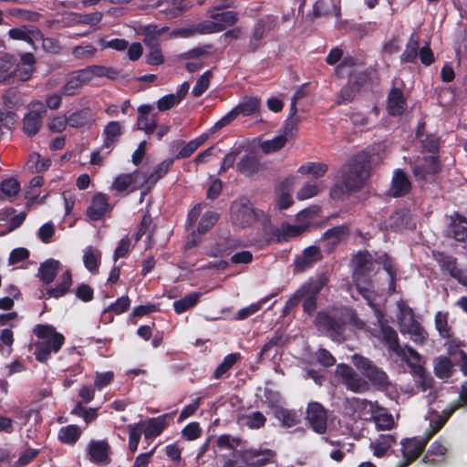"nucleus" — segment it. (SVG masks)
<instances>
[{"instance_id":"nucleus-36","label":"nucleus","mask_w":467,"mask_h":467,"mask_svg":"<svg viewBox=\"0 0 467 467\" xmlns=\"http://www.w3.org/2000/svg\"><path fill=\"white\" fill-rule=\"evenodd\" d=\"M275 416L286 428L294 427L300 422V415L294 410L277 407L275 409Z\"/></svg>"},{"instance_id":"nucleus-29","label":"nucleus","mask_w":467,"mask_h":467,"mask_svg":"<svg viewBox=\"0 0 467 467\" xmlns=\"http://www.w3.org/2000/svg\"><path fill=\"white\" fill-rule=\"evenodd\" d=\"M59 269V261L48 259L40 265L37 275L44 284L49 285L56 278Z\"/></svg>"},{"instance_id":"nucleus-58","label":"nucleus","mask_w":467,"mask_h":467,"mask_svg":"<svg viewBox=\"0 0 467 467\" xmlns=\"http://www.w3.org/2000/svg\"><path fill=\"white\" fill-rule=\"evenodd\" d=\"M211 78H212V72L210 70H208V71L204 72L197 79V82L192 91V95L195 98L202 96L204 93V91L207 90V88H209Z\"/></svg>"},{"instance_id":"nucleus-8","label":"nucleus","mask_w":467,"mask_h":467,"mask_svg":"<svg viewBox=\"0 0 467 467\" xmlns=\"http://www.w3.org/2000/svg\"><path fill=\"white\" fill-rule=\"evenodd\" d=\"M231 221L242 228L251 226L256 222L254 209L247 199H239L231 205Z\"/></svg>"},{"instance_id":"nucleus-31","label":"nucleus","mask_w":467,"mask_h":467,"mask_svg":"<svg viewBox=\"0 0 467 467\" xmlns=\"http://www.w3.org/2000/svg\"><path fill=\"white\" fill-rule=\"evenodd\" d=\"M121 134H122V126H121L120 122H119V121L109 122L103 130L104 142H103L102 148L109 149L108 152H109L110 149L119 140V138L121 136Z\"/></svg>"},{"instance_id":"nucleus-57","label":"nucleus","mask_w":467,"mask_h":467,"mask_svg":"<svg viewBox=\"0 0 467 467\" xmlns=\"http://www.w3.org/2000/svg\"><path fill=\"white\" fill-rule=\"evenodd\" d=\"M211 17L215 20L216 23H221L226 26L234 25L238 21V15L234 11H225L222 13H214L211 15Z\"/></svg>"},{"instance_id":"nucleus-3","label":"nucleus","mask_w":467,"mask_h":467,"mask_svg":"<svg viewBox=\"0 0 467 467\" xmlns=\"http://www.w3.org/2000/svg\"><path fill=\"white\" fill-rule=\"evenodd\" d=\"M34 333L38 338L35 343L34 354L39 362L45 363L52 352L57 353L61 348L65 337L50 325H37Z\"/></svg>"},{"instance_id":"nucleus-10","label":"nucleus","mask_w":467,"mask_h":467,"mask_svg":"<svg viewBox=\"0 0 467 467\" xmlns=\"http://www.w3.org/2000/svg\"><path fill=\"white\" fill-rule=\"evenodd\" d=\"M327 410L317 401L308 403L306 410V420L309 427L317 434H325L327 430Z\"/></svg>"},{"instance_id":"nucleus-44","label":"nucleus","mask_w":467,"mask_h":467,"mask_svg":"<svg viewBox=\"0 0 467 467\" xmlns=\"http://www.w3.org/2000/svg\"><path fill=\"white\" fill-rule=\"evenodd\" d=\"M452 371V363L447 357H439L434 361V372L440 379H448Z\"/></svg>"},{"instance_id":"nucleus-37","label":"nucleus","mask_w":467,"mask_h":467,"mask_svg":"<svg viewBox=\"0 0 467 467\" xmlns=\"http://www.w3.org/2000/svg\"><path fill=\"white\" fill-rule=\"evenodd\" d=\"M440 165L438 159L434 156L430 157L428 165H419L414 167L413 174L419 180H427L429 175L435 174L439 171Z\"/></svg>"},{"instance_id":"nucleus-50","label":"nucleus","mask_w":467,"mask_h":467,"mask_svg":"<svg viewBox=\"0 0 467 467\" xmlns=\"http://www.w3.org/2000/svg\"><path fill=\"white\" fill-rule=\"evenodd\" d=\"M327 171V165L320 162H308L299 167L298 172L312 174L315 178L322 177Z\"/></svg>"},{"instance_id":"nucleus-49","label":"nucleus","mask_w":467,"mask_h":467,"mask_svg":"<svg viewBox=\"0 0 467 467\" xmlns=\"http://www.w3.org/2000/svg\"><path fill=\"white\" fill-rule=\"evenodd\" d=\"M435 327L440 336L443 338H450L452 336L451 328L448 324V314L438 312L435 316Z\"/></svg>"},{"instance_id":"nucleus-47","label":"nucleus","mask_w":467,"mask_h":467,"mask_svg":"<svg viewBox=\"0 0 467 467\" xmlns=\"http://www.w3.org/2000/svg\"><path fill=\"white\" fill-rule=\"evenodd\" d=\"M411 368V372L419 377V382L420 383L422 387V390H426L427 389L431 388V378L428 377L424 368L421 364L413 363L410 361V359H407L405 361Z\"/></svg>"},{"instance_id":"nucleus-1","label":"nucleus","mask_w":467,"mask_h":467,"mask_svg":"<svg viewBox=\"0 0 467 467\" xmlns=\"http://www.w3.org/2000/svg\"><path fill=\"white\" fill-rule=\"evenodd\" d=\"M370 157L367 152L355 155L339 171L338 180L330 190L333 199H343L345 196L358 191L369 176Z\"/></svg>"},{"instance_id":"nucleus-17","label":"nucleus","mask_w":467,"mask_h":467,"mask_svg":"<svg viewBox=\"0 0 467 467\" xmlns=\"http://www.w3.org/2000/svg\"><path fill=\"white\" fill-rule=\"evenodd\" d=\"M323 258L322 252L319 247L312 245L303 250L302 254L297 255L294 261L295 271L304 272L307 268L312 267L316 263Z\"/></svg>"},{"instance_id":"nucleus-23","label":"nucleus","mask_w":467,"mask_h":467,"mask_svg":"<svg viewBox=\"0 0 467 467\" xmlns=\"http://www.w3.org/2000/svg\"><path fill=\"white\" fill-rule=\"evenodd\" d=\"M153 109L154 106L152 105H141L138 109L137 127L139 130L145 131L146 134H152L157 127L155 117L150 116Z\"/></svg>"},{"instance_id":"nucleus-28","label":"nucleus","mask_w":467,"mask_h":467,"mask_svg":"<svg viewBox=\"0 0 467 467\" xmlns=\"http://www.w3.org/2000/svg\"><path fill=\"white\" fill-rule=\"evenodd\" d=\"M95 116L89 108L78 109L68 116V125L73 128L90 127Z\"/></svg>"},{"instance_id":"nucleus-63","label":"nucleus","mask_w":467,"mask_h":467,"mask_svg":"<svg viewBox=\"0 0 467 467\" xmlns=\"http://www.w3.org/2000/svg\"><path fill=\"white\" fill-rule=\"evenodd\" d=\"M446 452V448L442 446L438 441H436L428 451L427 454L424 456L423 461L425 462L433 463L438 462L439 460L435 459L433 456H443Z\"/></svg>"},{"instance_id":"nucleus-6","label":"nucleus","mask_w":467,"mask_h":467,"mask_svg":"<svg viewBox=\"0 0 467 467\" xmlns=\"http://www.w3.org/2000/svg\"><path fill=\"white\" fill-rule=\"evenodd\" d=\"M375 316L379 326L380 336L379 337L388 346L390 351L401 358L403 361L409 359L406 355V350L400 345L398 333L386 323L384 315L379 308H375Z\"/></svg>"},{"instance_id":"nucleus-11","label":"nucleus","mask_w":467,"mask_h":467,"mask_svg":"<svg viewBox=\"0 0 467 467\" xmlns=\"http://www.w3.org/2000/svg\"><path fill=\"white\" fill-rule=\"evenodd\" d=\"M46 113L47 109L44 103L40 101H35L30 104L29 111L23 119V130L28 136H33L37 133L42 125V119Z\"/></svg>"},{"instance_id":"nucleus-54","label":"nucleus","mask_w":467,"mask_h":467,"mask_svg":"<svg viewBox=\"0 0 467 467\" xmlns=\"http://www.w3.org/2000/svg\"><path fill=\"white\" fill-rule=\"evenodd\" d=\"M240 358L239 353H233L227 355L223 361L217 367L214 372V378L220 379L223 377Z\"/></svg>"},{"instance_id":"nucleus-45","label":"nucleus","mask_w":467,"mask_h":467,"mask_svg":"<svg viewBox=\"0 0 467 467\" xmlns=\"http://www.w3.org/2000/svg\"><path fill=\"white\" fill-rule=\"evenodd\" d=\"M50 159L42 157L39 153L36 152H33L27 161L28 169L36 172L45 171L50 167Z\"/></svg>"},{"instance_id":"nucleus-61","label":"nucleus","mask_w":467,"mask_h":467,"mask_svg":"<svg viewBox=\"0 0 467 467\" xmlns=\"http://www.w3.org/2000/svg\"><path fill=\"white\" fill-rule=\"evenodd\" d=\"M446 267L451 276L456 278L461 285L467 286V275H464L460 269L457 268L454 259L451 257L448 258L446 261Z\"/></svg>"},{"instance_id":"nucleus-41","label":"nucleus","mask_w":467,"mask_h":467,"mask_svg":"<svg viewBox=\"0 0 467 467\" xmlns=\"http://www.w3.org/2000/svg\"><path fill=\"white\" fill-rule=\"evenodd\" d=\"M330 444L333 447V449L329 452V455L333 460H335L337 462L342 461L345 454L347 452H351L354 448V443H352V442L345 443L339 440H336V441L331 440Z\"/></svg>"},{"instance_id":"nucleus-64","label":"nucleus","mask_w":467,"mask_h":467,"mask_svg":"<svg viewBox=\"0 0 467 467\" xmlns=\"http://www.w3.org/2000/svg\"><path fill=\"white\" fill-rule=\"evenodd\" d=\"M96 52L97 48L92 45L77 46L72 49L73 56L79 59L92 57Z\"/></svg>"},{"instance_id":"nucleus-33","label":"nucleus","mask_w":467,"mask_h":467,"mask_svg":"<svg viewBox=\"0 0 467 467\" xmlns=\"http://www.w3.org/2000/svg\"><path fill=\"white\" fill-rule=\"evenodd\" d=\"M16 62V57L10 54H5L0 57V84L10 83L16 76L13 67Z\"/></svg>"},{"instance_id":"nucleus-4","label":"nucleus","mask_w":467,"mask_h":467,"mask_svg":"<svg viewBox=\"0 0 467 467\" xmlns=\"http://www.w3.org/2000/svg\"><path fill=\"white\" fill-rule=\"evenodd\" d=\"M327 282L328 276L323 273L315 278L309 279L296 290V296H299V301H304L303 308L306 313L311 314L317 309V296Z\"/></svg>"},{"instance_id":"nucleus-9","label":"nucleus","mask_w":467,"mask_h":467,"mask_svg":"<svg viewBox=\"0 0 467 467\" xmlns=\"http://www.w3.org/2000/svg\"><path fill=\"white\" fill-rule=\"evenodd\" d=\"M170 414H164L145 421H140L130 428V438H140L144 434L145 438L156 437L161 434L167 426V419Z\"/></svg>"},{"instance_id":"nucleus-30","label":"nucleus","mask_w":467,"mask_h":467,"mask_svg":"<svg viewBox=\"0 0 467 467\" xmlns=\"http://www.w3.org/2000/svg\"><path fill=\"white\" fill-rule=\"evenodd\" d=\"M397 307L399 310L397 314V319L400 326V331L401 333L405 330V328H408L410 326L417 322V320L415 319L414 311L407 305L405 301H398Z\"/></svg>"},{"instance_id":"nucleus-20","label":"nucleus","mask_w":467,"mask_h":467,"mask_svg":"<svg viewBox=\"0 0 467 467\" xmlns=\"http://www.w3.org/2000/svg\"><path fill=\"white\" fill-rule=\"evenodd\" d=\"M262 163L257 155L249 151L242 156L236 164V169L239 172L245 176H253L262 170Z\"/></svg>"},{"instance_id":"nucleus-15","label":"nucleus","mask_w":467,"mask_h":467,"mask_svg":"<svg viewBox=\"0 0 467 467\" xmlns=\"http://www.w3.org/2000/svg\"><path fill=\"white\" fill-rule=\"evenodd\" d=\"M349 235V228L345 225H338L326 231L322 237L321 242L327 253H332L337 246L346 240Z\"/></svg>"},{"instance_id":"nucleus-55","label":"nucleus","mask_w":467,"mask_h":467,"mask_svg":"<svg viewBox=\"0 0 467 467\" xmlns=\"http://www.w3.org/2000/svg\"><path fill=\"white\" fill-rule=\"evenodd\" d=\"M395 440H371L369 448L376 457H383L387 455L390 447L391 441Z\"/></svg>"},{"instance_id":"nucleus-40","label":"nucleus","mask_w":467,"mask_h":467,"mask_svg":"<svg viewBox=\"0 0 467 467\" xmlns=\"http://www.w3.org/2000/svg\"><path fill=\"white\" fill-rule=\"evenodd\" d=\"M259 109V100L256 98H244L234 109L236 116H250Z\"/></svg>"},{"instance_id":"nucleus-13","label":"nucleus","mask_w":467,"mask_h":467,"mask_svg":"<svg viewBox=\"0 0 467 467\" xmlns=\"http://www.w3.org/2000/svg\"><path fill=\"white\" fill-rule=\"evenodd\" d=\"M237 457L250 467H261L272 462L275 459V452L269 449H250L236 451Z\"/></svg>"},{"instance_id":"nucleus-25","label":"nucleus","mask_w":467,"mask_h":467,"mask_svg":"<svg viewBox=\"0 0 467 467\" xmlns=\"http://www.w3.org/2000/svg\"><path fill=\"white\" fill-rule=\"evenodd\" d=\"M411 188L408 176L400 170H397L392 178V183L389 188V194L393 197H400L407 194Z\"/></svg>"},{"instance_id":"nucleus-24","label":"nucleus","mask_w":467,"mask_h":467,"mask_svg":"<svg viewBox=\"0 0 467 467\" xmlns=\"http://www.w3.org/2000/svg\"><path fill=\"white\" fill-rule=\"evenodd\" d=\"M109 211V204L105 194L97 193L94 195L91 204L87 210V215L90 220H99L107 212Z\"/></svg>"},{"instance_id":"nucleus-62","label":"nucleus","mask_w":467,"mask_h":467,"mask_svg":"<svg viewBox=\"0 0 467 467\" xmlns=\"http://www.w3.org/2000/svg\"><path fill=\"white\" fill-rule=\"evenodd\" d=\"M374 423L379 430H389L394 425V420L390 414L379 412L374 417Z\"/></svg>"},{"instance_id":"nucleus-26","label":"nucleus","mask_w":467,"mask_h":467,"mask_svg":"<svg viewBox=\"0 0 467 467\" xmlns=\"http://www.w3.org/2000/svg\"><path fill=\"white\" fill-rule=\"evenodd\" d=\"M388 111L392 116H398L403 113L406 109V100L403 92L397 88H392L388 97Z\"/></svg>"},{"instance_id":"nucleus-12","label":"nucleus","mask_w":467,"mask_h":467,"mask_svg":"<svg viewBox=\"0 0 467 467\" xmlns=\"http://www.w3.org/2000/svg\"><path fill=\"white\" fill-rule=\"evenodd\" d=\"M275 26L276 17L274 16H266L258 19L253 27L247 50L251 53H254L262 46V40L265 36V31H270Z\"/></svg>"},{"instance_id":"nucleus-42","label":"nucleus","mask_w":467,"mask_h":467,"mask_svg":"<svg viewBox=\"0 0 467 467\" xmlns=\"http://www.w3.org/2000/svg\"><path fill=\"white\" fill-rule=\"evenodd\" d=\"M130 301L128 296L119 297L115 303L111 304L108 308L103 311L102 318H108L112 321L111 312L117 315L126 312L130 307Z\"/></svg>"},{"instance_id":"nucleus-21","label":"nucleus","mask_w":467,"mask_h":467,"mask_svg":"<svg viewBox=\"0 0 467 467\" xmlns=\"http://www.w3.org/2000/svg\"><path fill=\"white\" fill-rule=\"evenodd\" d=\"M88 83L86 75L82 69L72 72L67 78L66 83L61 88L64 96H75L80 92L83 85Z\"/></svg>"},{"instance_id":"nucleus-60","label":"nucleus","mask_w":467,"mask_h":467,"mask_svg":"<svg viewBox=\"0 0 467 467\" xmlns=\"http://www.w3.org/2000/svg\"><path fill=\"white\" fill-rule=\"evenodd\" d=\"M319 192V186L316 182L305 183L296 193L299 200H306L316 196Z\"/></svg>"},{"instance_id":"nucleus-7","label":"nucleus","mask_w":467,"mask_h":467,"mask_svg":"<svg viewBox=\"0 0 467 467\" xmlns=\"http://www.w3.org/2000/svg\"><path fill=\"white\" fill-rule=\"evenodd\" d=\"M298 121L297 119L287 118L283 126L282 133L272 140L261 142V150L266 154L281 150L287 141L296 138Z\"/></svg>"},{"instance_id":"nucleus-32","label":"nucleus","mask_w":467,"mask_h":467,"mask_svg":"<svg viewBox=\"0 0 467 467\" xmlns=\"http://www.w3.org/2000/svg\"><path fill=\"white\" fill-rule=\"evenodd\" d=\"M306 229L307 225L306 224H289L284 223L275 230V234L278 241H287L301 235Z\"/></svg>"},{"instance_id":"nucleus-39","label":"nucleus","mask_w":467,"mask_h":467,"mask_svg":"<svg viewBox=\"0 0 467 467\" xmlns=\"http://www.w3.org/2000/svg\"><path fill=\"white\" fill-rule=\"evenodd\" d=\"M419 36L416 34H412L406 46V49L400 57L401 62H414L419 55Z\"/></svg>"},{"instance_id":"nucleus-51","label":"nucleus","mask_w":467,"mask_h":467,"mask_svg":"<svg viewBox=\"0 0 467 467\" xmlns=\"http://www.w3.org/2000/svg\"><path fill=\"white\" fill-rule=\"evenodd\" d=\"M401 334L410 335L411 340L417 344H422L425 341L428 335L425 329L418 321L415 322L413 325L410 326L408 328H405V330L402 331Z\"/></svg>"},{"instance_id":"nucleus-46","label":"nucleus","mask_w":467,"mask_h":467,"mask_svg":"<svg viewBox=\"0 0 467 467\" xmlns=\"http://www.w3.org/2000/svg\"><path fill=\"white\" fill-rule=\"evenodd\" d=\"M100 257L101 253L99 250L91 246L88 247L84 253V264L87 269L89 270L90 272L97 271L99 265Z\"/></svg>"},{"instance_id":"nucleus-16","label":"nucleus","mask_w":467,"mask_h":467,"mask_svg":"<svg viewBox=\"0 0 467 467\" xmlns=\"http://www.w3.org/2000/svg\"><path fill=\"white\" fill-rule=\"evenodd\" d=\"M337 373L348 389L354 392H363L368 389V383L349 366L339 365L337 367Z\"/></svg>"},{"instance_id":"nucleus-48","label":"nucleus","mask_w":467,"mask_h":467,"mask_svg":"<svg viewBox=\"0 0 467 467\" xmlns=\"http://www.w3.org/2000/svg\"><path fill=\"white\" fill-rule=\"evenodd\" d=\"M0 190L4 196L8 198L10 201H13L20 192V184L16 179L8 178L1 182Z\"/></svg>"},{"instance_id":"nucleus-56","label":"nucleus","mask_w":467,"mask_h":467,"mask_svg":"<svg viewBox=\"0 0 467 467\" xmlns=\"http://www.w3.org/2000/svg\"><path fill=\"white\" fill-rule=\"evenodd\" d=\"M358 85L357 82H348L339 93V103H347L352 101L358 93Z\"/></svg>"},{"instance_id":"nucleus-22","label":"nucleus","mask_w":467,"mask_h":467,"mask_svg":"<svg viewBox=\"0 0 467 467\" xmlns=\"http://www.w3.org/2000/svg\"><path fill=\"white\" fill-rule=\"evenodd\" d=\"M8 35L12 39L26 41L31 46H34L36 38L42 37V32L37 27L26 25L11 28Z\"/></svg>"},{"instance_id":"nucleus-59","label":"nucleus","mask_w":467,"mask_h":467,"mask_svg":"<svg viewBox=\"0 0 467 467\" xmlns=\"http://www.w3.org/2000/svg\"><path fill=\"white\" fill-rule=\"evenodd\" d=\"M213 48V45L207 44L187 51L182 55V57L184 59H196L202 57H208L212 53Z\"/></svg>"},{"instance_id":"nucleus-35","label":"nucleus","mask_w":467,"mask_h":467,"mask_svg":"<svg viewBox=\"0 0 467 467\" xmlns=\"http://www.w3.org/2000/svg\"><path fill=\"white\" fill-rule=\"evenodd\" d=\"M172 164L173 159H166L154 167L153 171L149 175L142 173L141 178L143 184L148 183L150 185H154L169 171Z\"/></svg>"},{"instance_id":"nucleus-52","label":"nucleus","mask_w":467,"mask_h":467,"mask_svg":"<svg viewBox=\"0 0 467 467\" xmlns=\"http://www.w3.org/2000/svg\"><path fill=\"white\" fill-rule=\"evenodd\" d=\"M219 214L213 211L206 212L201 218L197 231L199 234H205L209 231L218 221Z\"/></svg>"},{"instance_id":"nucleus-34","label":"nucleus","mask_w":467,"mask_h":467,"mask_svg":"<svg viewBox=\"0 0 467 467\" xmlns=\"http://www.w3.org/2000/svg\"><path fill=\"white\" fill-rule=\"evenodd\" d=\"M450 233L455 240L464 242L467 239V219L459 213H455L451 217Z\"/></svg>"},{"instance_id":"nucleus-19","label":"nucleus","mask_w":467,"mask_h":467,"mask_svg":"<svg viewBox=\"0 0 467 467\" xmlns=\"http://www.w3.org/2000/svg\"><path fill=\"white\" fill-rule=\"evenodd\" d=\"M355 282L366 281V274L372 271L371 256L368 253H358L352 259Z\"/></svg>"},{"instance_id":"nucleus-5","label":"nucleus","mask_w":467,"mask_h":467,"mask_svg":"<svg viewBox=\"0 0 467 467\" xmlns=\"http://www.w3.org/2000/svg\"><path fill=\"white\" fill-rule=\"evenodd\" d=\"M352 359L356 368L378 389H385L390 385L387 374L371 360L357 354Z\"/></svg>"},{"instance_id":"nucleus-2","label":"nucleus","mask_w":467,"mask_h":467,"mask_svg":"<svg viewBox=\"0 0 467 467\" xmlns=\"http://www.w3.org/2000/svg\"><path fill=\"white\" fill-rule=\"evenodd\" d=\"M315 325L321 332L326 333L334 341L346 340L347 325H352L357 329H366V323L358 317L352 308L340 307L330 311H320L315 318Z\"/></svg>"},{"instance_id":"nucleus-14","label":"nucleus","mask_w":467,"mask_h":467,"mask_svg":"<svg viewBox=\"0 0 467 467\" xmlns=\"http://www.w3.org/2000/svg\"><path fill=\"white\" fill-rule=\"evenodd\" d=\"M87 451L91 462L102 466L110 462V447L105 440H91Z\"/></svg>"},{"instance_id":"nucleus-53","label":"nucleus","mask_w":467,"mask_h":467,"mask_svg":"<svg viewBox=\"0 0 467 467\" xmlns=\"http://www.w3.org/2000/svg\"><path fill=\"white\" fill-rule=\"evenodd\" d=\"M195 26V31L196 35H206V34H212V33H217L222 32L224 30V26L221 23H216L214 21H203L202 23H199Z\"/></svg>"},{"instance_id":"nucleus-43","label":"nucleus","mask_w":467,"mask_h":467,"mask_svg":"<svg viewBox=\"0 0 467 467\" xmlns=\"http://www.w3.org/2000/svg\"><path fill=\"white\" fill-rule=\"evenodd\" d=\"M202 296V293L200 292H194L189 295H186L184 297H182L180 300H177L173 303L174 310L178 314H182L185 312L186 310L190 309L193 306L197 304L200 297Z\"/></svg>"},{"instance_id":"nucleus-27","label":"nucleus","mask_w":467,"mask_h":467,"mask_svg":"<svg viewBox=\"0 0 467 467\" xmlns=\"http://www.w3.org/2000/svg\"><path fill=\"white\" fill-rule=\"evenodd\" d=\"M141 175L142 172L140 171H135L130 174H121L115 179L113 188L118 192H124L132 185L134 186L133 189H136V185L142 186Z\"/></svg>"},{"instance_id":"nucleus-18","label":"nucleus","mask_w":467,"mask_h":467,"mask_svg":"<svg viewBox=\"0 0 467 467\" xmlns=\"http://www.w3.org/2000/svg\"><path fill=\"white\" fill-rule=\"evenodd\" d=\"M428 440H402L401 451L404 461L398 467H407L424 450Z\"/></svg>"},{"instance_id":"nucleus-38","label":"nucleus","mask_w":467,"mask_h":467,"mask_svg":"<svg viewBox=\"0 0 467 467\" xmlns=\"http://www.w3.org/2000/svg\"><path fill=\"white\" fill-rule=\"evenodd\" d=\"M72 285V276L69 270H67L61 276V282L54 288L47 290L48 297L59 298L65 296Z\"/></svg>"}]
</instances>
